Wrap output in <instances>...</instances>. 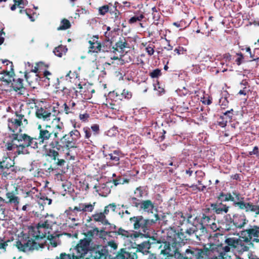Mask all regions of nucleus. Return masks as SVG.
Here are the masks:
<instances>
[{"label": "nucleus", "instance_id": "nucleus-26", "mask_svg": "<svg viewBox=\"0 0 259 259\" xmlns=\"http://www.w3.org/2000/svg\"><path fill=\"white\" fill-rule=\"evenodd\" d=\"M137 258L136 252L126 251L125 249L122 248L114 259H137Z\"/></svg>", "mask_w": 259, "mask_h": 259}, {"label": "nucleus", "instance_id": "nucleus-38", "mask_svg": "<svg viewBox=\"0 0 259 259\" xmlns=\"http://www.w3.org/2000/svg\"><path fill=\"white\" fill-rule=\"evenodd\" d=\"M71 25L70 21L66 19L63 18L61 20L60 22V26L57 28V30H65L67 29H69L71 27Z\"/></svg>", "mask_w": 259, "mask_h": 259}, {"label": "nucleus", "instance_id": "nucleus-3", "mask_svg": "<svg viewBox=\"0 0 259 259\" xmlns=\"http://www.w3.org/2000/svg\"><path fill=\"white\" fill-rule=\"evenodd\" d=\"M245 198L237 191H233L232 193H224L221 192L217 197V199L220 201V203H211V208L217 214H222L223 212L227 213L229 207L226 204H223V202L231 201L234 206L238 207L239 209L244 210L246 213L254 214L255 217L259 214V205L254 204L250 201H246Z\"/></svg>", "mask_w": 259, "mask_h": 259}, {"label": "nucleus", "instance_id": "nucleus-6", "mask_svg": "<svg viewBox=\"0 0 259 259\" xmlns=\"http://www.w3.org/2000/svg\"><path fill=\"white\" fill-rule=\"evenodd\" d=\"M35 99H32L29 101V104L33 103L34 104V107L36 108L35 115L37 118L43 120H50V117L52 113L54 112L53 116H55L56 114H58L60 112L59 110H56V107L50 105H47L39 107L37 105Z\"/></svg>", "mask_w": 259, "mask_h": 259}, {"label": "nucleus", "instance_id": "nucleus-44", "mask_svg": "<svg viewBox=\"0 0 259 259\" xmlns=\"http://www.w3.org/2000/svg\"><path fill=\"white\" fill-rule=\"evenodd\" d=\"M49 66V64H46L42 62H39L36 64V66H35L34 68L31 70V72L37 73L39 69L48 68Z\"/></svg>", "mask_w": 259, "mask_h": 259}, {"label": "nucleus", "instance_id": "nucleus-24", "mask_svg": "<svg viewBox=\"0 0 259 259\" xmlns=\"http://www.w3.org/2000/svg\"><path fill=\"white\" fill-rule=\"evenodd\" d=\"M95 204L96 202H94L93 204L80 203L79 204L78 206H75L73 208L69 207V209L73 212L77 211H82L83 212H91L94 209Z\"/></svg>", "mask_w": 259, "mask_h": 259}, {"label": "nucleus", "instance_id": "nucleus-17", "mask_svg": "<svg viewBox=\"0 0 259 259\" xmlns=\"http://www.w3.org/2000/svg\"><path fill=\"white\" fill-rule=\"evenodd\" d=\"M170 231H172L175 232L177 234H178L180 235V234H184V236H187L186 239L183 240V243L182 245H184L185 244V241H187L189 239V237L193 235V234L195 233L196 232H197V230L196 229V228L192 227L190 228L189 229H187L185 231H184L183 229H180V230L178 231H177L176 230L173 229L172 228H170L169 230H168L167 233V236H166V240L164 241V249L165 248H166L167 246H169V247L171 246V243H169V233Z\"/></svg>", "mask_w": 259, "mask_h": 259}, {"label": "nucleus", "instance_id": "nucleus-7", "mask_svg": "<svg viewBox=\"0 0 259 259\" xmlns=\"http://www.w3.org/2000/svg\"><path fill=\"white\" fill-rule=\"evenodd\" d=\"M20 133L12 134L10 136L13 141H16L17 143L15 153L17 155L28 154L29 151L27 149V134Z\"/></svg>", "mask_w": 259, "mask_h": 259}, {"label": "nucleus", "instance_id": "nucleus-27", "mask_svg": "<svg viewBox=\"0 0 259 259\" xmlns=\"http://www.w3.org/2000/svg\"><path fill=\"white\" fill-rule=\"evenodd\" d=\"M157 207L154 202L149 199L142 201L140 205L141 209L150 213H153V209H157Z\"/></svg>", "mask_w": 259, "mask_h": 259}, {"label": "nucleus", "instance_id": "nucleus-60", "mask_svg": "<svg viewBox=\"0 0 259 259\" xmlns=\"http://www.w3.org/2000/svg\"><path fill=\"white\" fill-rule=\"evenodd\" d=\"M220 104L222 108L225 109L228 106L229 101L226 97H222L220 100Z\"/></svg>", "mask_w": 259, "mask_h": 259}, {"label": "nucleus", "instance_id": "nucleus-16", "mask_svg": "<svg viewBox=\"0 0 259 259\" xmlns=\"http://www.w3.org/2000/svg\"><path fill=\"white\" fill-rule=\"evenodd\" d=\"M51 228V226L48 220H46L44 222H39L37 224L36 231H34L33 237L36 240L46 238L47 235L50 233L48 230Z\"/></svg>", "mask_w": 259, "mask_h": 259}, {"label": "nucleus", "instance_id": "nucleus-9", "mask_svg": "<svg viewBox=\"0 0 259 259\" xmlns=\"http://www.w3.org/2000/svg\"><path fill=\"white\" fill-rule=\"evenodd\" d=\"M37 130L38 131V136L37 139L39 141V145L47 142L52 135L54 137L55 132L58 131L53 130L52 127L48 124L38 125Z\"/></svg>", "mask_w": 259, "mask_h": 259}, {"label": "nucleus", "instance_id": "nucleus-18", "mask_svg": "<svg viewBox=\"0 0 259 259\" xmlns=\"http://www.w3.org/2000/svg\"><path fill=\"white\" fill-rule=\"evenodd\" d=\"M109 96L113 98L115 101H121L123 99L129 100L133 96L132 93L128 89H123L122 91L116 90L109 93Z\"/></svg>", "mask_w": 259, "mask_h": 259}, {"label": "nucleus", "instance_id": "nucleus-28", "mask_svg": "<svg viewBox=\"0 0 259 259\" xmlns=\"http://www.w3.org/2000/svg\"><path fill=\"white\" fill-rule=\"evenodd\" d=\"M114 8V11H110L111 15H113L111 19L113 20V27H114V29H118L121 24V13L117 10L116 6Z\"/></svg>", "mask_w": 259, "mask_h": 259}, {"label": "nucleus", "instance_id": "nucleus-31", "mask_svg": "<svg viewBox=\"0 0 259 259\" xmlns=\"http://www.w3.org/2000/svg\"><path fill=\"white\" fill-rule=\"evenodd\" d=\"M3 64L6 63L7 66H9V69H2L3 66H0V74H4V75H7L10 77H13L14 74V69H13V64L12 62H10L8 60H5L3 62Z\"/></svg>", "mask_w": 259, "mask_h": 259}, {"label": "nucleus", "instance_id": "nucleus-51", "mask_svg": "<svg viewBox=\"0 0 259 259\" xmlns=\"http://www.w3.org/2000/svg\"><path fill=\"white\" fill-rule=\"evenodd\" d=\"M134 194L138 198H141L143 196L144 194V189L143 187L142 186H139L134 191Z\"/></svg>", "mask_w": 259, "mask_h": 259}, {"label": "nucleus", "instance_id": "nucleus-54", "mask_svg": "<svg viewBox=\"0 0 259 259\" xmlns=\"http://www.w3.org/2000/svg\"><path fill=\"white\" fill-rule=\"evenodd\" d=\"M228 122L226 117L224 115L221 116L218 121V125L222 127L226 126Z\"/></svg>", "mask_w": 259, "mask_h": 259}, {"label": "nucleus", "instance_id": "nucleus-29", "mask_svg": "<svg viewBox=\"0 0 259 259\" xmlns=\"http://www.w3.org/2000/svg\"><path fill=\"white\" fill-rule=\"evenodd\" d=\"M11 86L15 91L19 92L21 95L23 94V92L25 90L23 85V79L22 78H13Z\"/></svg>", "mask_w": 259, "mask_h": 259}, {"label": "nucleus", "instance_id": "nucleus-48", "mask_svg": "<svg viewBox=\"0 0 259 259\" xmlns=\"http://www.w3.org/2000/svg\"><path fill=\"white\" fill-rule=\"evenodd\" d=\"M47 239L50 241V243L53 247H56L57 246V243L55 239L56 237H59L58 235L54 236L53 234H48L47 235Z\"/></svg>", "mask_w": 259, "mask_h": 259}, {"label": "nucleus", "instance_id": "nucleus-10", "mask_svg": "<svg viewBox=\"0 0 259 259\" xmlns=\"http://www.w3.org/2000/svg\"><path fill=\"white\" fill-rule=\"evenodd\" d=\"M205 250L208 251L207 258L211 257L212 259H221L227 253L225 251L223 244L222 243L218 244L210 243L208 248L205 246Z\"/></svg>", "mask_w": 259, "mask_h": 259}, {"label": "nucleus", "instance_id": "nucleus-2", "mask_svg": "<svg viewBox=\"0 0 259 259\" xmlns=\"http://www.w3.org/2000/svg\"><path fill=\"white\" fill-rule=\"evenodd\" d=\"M55 128L58 131H56L54 133V138L49 144L50 148L46 150V156L55 161L59 156V151L65 150L70 151L71 149L76 148L77 142L81 137L80 132L77 130L73 129L68 134L59 138V132H61L63 128L62 122L58 123L56 125Z\"/></svg>", "mask_w": 259, "mask_h": 259}, {"label": "nucleus", "instance_id": "nucleus-57", "mask_svg": "<svg viewBox=\"0 0 259 259\" xmlns=\"http://www.w3.org/2000/svg\"><path fill=\"white\" fill-rule=\"evenodd\" d=\"M17 143L16 141H13V139H11L10 142H8L6 144V148L9 151H11L15 148H16Z\"/></svg>", "mask_w": 259, "mask_h": 259}, {"label": "nucleus", "instance_id": "nucleus-41", "mask_svg": "<svg viewBox=\"0 0 259 259\" xmlns=\"http://www.w3.org/2000/svg\"><path fill=\"white\" fill-rule=\"evenodd\" d=\"M99 232V230L98 228H95L93 230H89L84 234L86 237L85 239H90V241L91 242L95 234L98 235Z\"/></svg>", "mask_w": 259, "mask_h": 259}, {"label": "nucleus", "instance_id": "nucleus-55", "mask_svg": "<svg viewBox=\"0 0 259 259\" xmlns=\"http://www.w3.org/2000/svg\"><path fill=\"white\" fill-rule=\"evenodd\" d=\"M60 259H79L78 257L74 254H66L62 253L60 255Z\"/></svg>", "mask_w": 259, "mask_h": 259}, {"label": "nucleus", "instance_id": "nucleus-11", "mask_svg": "<svg viewBox=\"0 0 259 259\" xmlns=\"http://www.w3.org/2000/svg\"><path fill=\"white\" fill-rule=\"evenodd\" d=\"M16 246L19 250L25 252L27 250L38 249L39 248H43L44 244L42 243H37L34 240L28 238L27 241H17Z\"/></svg>", "mask_w": 259, "mask_h": 259}, {"label": "nucleus", "instance_id": "nucleus-42", "mask_svg": "<svg viewBox=\"0 0 259 259\" xmlns=\"http://www.w3.org/2000/svg\"><path fill=\"white\" fill-rule=\"evenodd\" d=\"M92 259H106V255L103 251H96L91 255Z\"/></svg>", "mask_w": 259, "mask_h": 259}, {"label": "nucleus", "instance_id": "nucleus-35", "mask_svg": "<svg viewBox=\"0 0 259 259\" xmlns=\"http://www.w3.org/2000/svg\"><path fill=\"white\" fill-rule=\"evenodd\" d=\"M37 141L38 140L36 137H31L27 135V149L29 147L34 149H37L38 145H39V141L38 142Z\"/></svg>", "mask_w": 259, "mask_h": 259}, {"label": "nucleus", "instance_id": "nucleus-34", "mask_svg": "<svg viewBox=\"0 0 259 259\" xmlns=\"http://www.w3.org/2000/svg\"><path fill=\"white\" fill-rule=\"evenodd\" d=\"M14 4L10 6L11 11H15L17 8H22L28 5L27 0H13Z\"/></svg>", "mask_w": 259, "mask_h": 259}, {"label": "nucleus", "instance_id": "nucleus-13", "mask_svg": "<svg viewBox=\"0 0 259 259\" xmlns=\"http://www.w3.org/2000/svg\"><path fill=\"white\" fill-rule=\"evenodd\" d=\"M84 139L87 140L88 144H92L96 140L100 133V126L98 124L91 125V127L85 126L83 128Z\"/></svg>", "mask_w": 259, "mask_h": 259}, {"label": "nucleus", "instance_id": "nucleus-46", "mask_svg": "<svg viewBox=\"0 0 259 259\" xmlns=\"http://www.w3.org/2000/svg\"><path fill=\"white\" fill-rule=\"evenodd\" d=\"M52 199L48 198L45 195H42L38 200V203L41 205H44L46 204L50 205L52 203Z\"/></svg>", "mask_w": 259, "mask_h": 259}, {"label": "nucleus", "instance_id": "nucleus-64", "mask_svg": "<svg viewBox=\"0 0 259 259\" xmlns=\"http://www.w3.org/2000/svg\"><path fill=\"white\" fill-rule=\"evenodd\" d=\"M253 60L258 61L259 60V48H255L253 51Z\"/></svg>", "mask_w": 259, "mask_h": 259}, {"label": "nucleus", "instance_id": "nucleus-63", "mask_svg": "<svg viewBox=\"0 0 259 259\" xmlns=\"http://www.w3.org/2000/svg\"><path fill=\"white\" fill-rule=\"evenodd\" d=\"M187 50H185L183 47L179 46L174 50V52L178 55H183L186 53Z\"/></svg>", "mask_w": 259, "mask_h": 259}, {"label": "nucleus", "instance_id": "nucleus-8", "mask_svg": "<svg viewBox=\"0 0 259 259\" xmlns=\"http://www.w3.org/2000/svg\"><path fill=\"white\" fill-rule=\"evenodd\" d=\"M164 242H162L160 239H157L154 237H150L148 241H144L140 244L138 245L136 251L140 252L143 253L145 252H148V249L151 247H157L161 249L160 253L162 250L164 249Z\"/></svg>", "mask_w": 259, "mask_h": 259}, {"label": "nucleus", "instance_id": "nucleus-43", "mask_svg": "<svg viewBox=\"0 0 259 259\" xmlns=\"http://www.w3.org/2000/svg\"><path fill=\"white\" fill-rule=\"evenodd\" d=\"M4 201V198L0 196V220H4L7 216L6 207L3 205Z\"/></svg>", "mask_w": 259, "mask_h": 259}, {"label": "nucleus", "instance_id": "nucleus-47", "mask_svg": "<svg viewBox=\"0 0 259 259\" xmlns=\"http://www.w3.org/2000/svg\"><path fill=\"white\" fill-rule=\"evenodd\" d=\"M92 218L95 222H103L105 220L106 216L104 213H96L92 215Z\"/></svg>", "mask_w": 259, "mask_h": 259}, {"label": "nucleus", "instance_id": "nucleus-33", "mask_svg": "<svg viewBox=\"0 0 259 259\" xmlns=\"http://www.w3.org/2000/svg\"><path fill=\"white\" fill-rule=\"evenodd\" d=\"M2 169H10L11 167H13L15 164V162L8 155L4 156L2 160H1Z\"/></svg>", "mask_w": 259, "mask_h": 259}, {"label": "nucleus", "instance_id": "nucleus-21", "mask_svg": "<svg viewBox=\"0 0 259 259\" xmlns=\"http://www.w3.org/2000/svg\"><path fill=\"white\" fill-rule=\"evenodd\" d=\"M104 157H109V159L112 161L113 165H118L119 164L120 158L122 157V153L119 150H115L109 153L107 149L103 151Z\"/></svg>", "mask_w": 259, "mask_h": 259}, {"label": "nucleus", "instance_id": "nucleus-12", "mask_svg": "<svg viewBox=\"0 0 259 259\" xmlns=\"http://www.w3.org/2000/svg\"><path fill=\"white\" fill-rule=\"evenodd\" d=\"M240 234V237L245 242L248 243L251 241L259 242V227L257 226L242 231Z\"/></svg>", "mask_w": 259, "mask_h": 259}, {"label": "nucleus", "instance_id": "nucleus-45", "mask_svg": "<svg viewBox=\"0 0 259 259\" xmlns=\"http://www.w3.org/2000/svg\"><path fill=\"white\" fill-rule=\"evenodd\" d=\"M115 235H121L125 238H129L131 236L130 233L121 228L118 229V231L114 232Z\"/></svg>", "mask_w": 259, "mask_h": 259}, {"label": "nucleus", "instance_id": "nucleus-50", "mask_svg": "<svg viewBox=\"0 0 259 259\" xmlns=\"http://www.w3.org/2000/svg\"><path fill=\"white\" fill-rule=\"evenodd\" d=\"M162 75L161 71L158 68L153 70L149 73V76L152 78H158Z\"/></svg>", "mask_w": 259, "mask_h": 259}, {"label": "nucleus", "instance_id": "nucleus-59", "mask_svg": "<svg viewBox=\"0 0 259 259\" xmlns=\"http://www.w3.org/2000/svg\"><path fill=\"white\" fill-rule=\"evenodd\" d=\"M109 11V7L108 5H104L99 8V13L101 15H105Z\"/></svg>", "mask_w": 259, "mask_h": 259}, {"label": "nucleus", "instance_id": "nucleus-22", "mask_svg": "<svg viewBox=\"0 0 259 259\" xmlns=\"http://www.w3.org/2000/svg\"><path fill=\"white\" fill-rule=\"evenodd\" d=\"M211 211L210 208H206L203 209L199 222L200 225L208 226L211 223V222L215 220L214 218L211 214Z\"/></svg>", "mask_w": 259, "mask_h": 259}, {"label": "nucleus", "instance_id": "nucleus-40", "mask_svg": "<svg viewBox=\"0 0 259 259\" xmlns=\"http://www.w3.org/2000/svg\"><path fill=\"white\" fill-rule=\"evenodd\" d=\"M112 41L107 40L101 44V52H108L109 51L112 52Z\"/></svg>", "mask_w": 259, "mask_h": 259}, {"label": "nucleus", "instance_id": "nucleus-15", "mask_svg": "<svg viewBox=\"0 0 259 259\" xmlns=\"http://www.w3.org/2000/svg\"><path fill=\"white\" fill-rule=\"evenodd\" d=\"M17 190L15 191H7L6 193V199L4 198L3 205L5 207L6 204L12 205L17 210H19V205L20 199L17 196Z\"/></svg>", "mask_w": 259, "mask_h": 259}, {"label": "nucleus", "instance_id": "nucleus-37", "mask_svg": "<svg viewBox=\"0 0 259 259\" xmlns=\"http://www.w3.org/2000/svg\"><path fill=\"white\" fill-rule=\"evenodd\" d=\"M67 50L66 46L60 45L54 49L53 52L56 56L62 57L63 55H65Z\"/></svg>", "mask_w": 259, "mask_h": 259}, {"label": "nucleus", "instance_id": "nucleus-32", "mask_svg": "<svg viewBox=\"0 0 259 259\" xmlns=\"http://www.w3.org/2000/svg\"><path fill=\"white\" fill-rule=\"evenodd\" d=\"M144 17V13L140 11H138L137 12L135 13V15L131 17L128 22L130 24H136L141 22ZM140 24L141 26H142V23H140Z\"/></svg>", "mask_w": 259, "mask_h": 259}, {"label": "nucleus", "instance_id": "nucleus-1", "mask_svg": "<svg viewBox=\"0 0 259 259\" xmlns=\"http://www.w3.org/2000/svg\"><path fill=\"white\" fill-rule=\"evenodd\" d=\"M169 235L168 242L171 243V246H167L162 250V254L178 259H207V251L205 250V246L200 248L189 246L185 254H182L179 249L182 245L183 240L186 239L187 236L183 234L179 235L172 231H170Z\"/></svg>", "mask_w": 259, "mask_h": 259}, {"label": "nucleus", "instance_id": "nucleus-20", "mask_svg": "<svg viewBox=\"0 0 259 259\" xmlns=\"http://www.w3.org/2000/svg\"><path fill=\"white\" fill-rule=\"evenodd\" d=\"M125 48H130L129 44L126 38L124 37H119V40L115 43L114 46L112 47V52L117 54V52L119 53V56H121L124 52Z\"/></svg>", "mask_w": 259, "mask_h": 259}, {"label": "nucleus", "instance_id": "nucleus-49", "mask_svg": "<svg viewBox=\"0 0 259 259\" xmlns=\"http://www.w3.org/2000/svg\"><path fill=\"white\" fill-rule=\"evenodd\" d=\"M63 93L64 94H67V95L71 96V94H75L76 96H77L78 91L75 90L74 88H71L70 89H68L66 87H64L62 90Z\"/></svg>", "mask_w": 259, "mask_h": 259}, {"label": "nucleus", "instance_id": "nucleus-30", "mask_svg": "<svg viewBox=\"0 0 259 259\" xmlns=\"http://www.w3.org/2000/svg\"><path fill=\"white\" fill-rule=\"evenodd\" d=\"M232 221L235 226V228L239 229L243 228L248 222L245 215H234V219H232Z\"/></svg>", "mask_w": 259, "mask_h": 259}, {"label": "nucleus", "instance_id": "nucleus-14", "mask_svg": "<svg viewBox=\"0 0 259 259\" xmlns=\"http://www.w3.org/2000/svg\"><path fill=\"white\" fill-rule=\"evenodd\" d=\"M243 241L240 239L234 237L227 238L225 240V243L226 245H223L224 249L225 251L228 253L230 251L231 249H234L241 246L242 247L241 249L243 251H246L248 250L249 248L248 246L244 245Z\"/></svg>", "mask_w": 259, "mask_h": 259}, {"label": "nucleus", "instance_id": "nucleus-52", "mask_svg": "<svg viewBox=\"0 0 259 259\" xmlns=\"http://www.w3.org/2000/svg\"><path fill=\"white\" fill-rule=\"evenodd\" d=\"M129 201L133 206L138 208L140 207L141 202L137 197H131L129 198Z\"/></svg>", "mask_w": 259, "mask_h": 259}, {"label": "nucleus", "instance_id": "nucleus-58", "mask_svg": "<svg viewBox=\"0 0 259 259\" xmlns=\"http://www.w3.org/2000/svg\"><path fill=\"white\" fill-rule=\"evenodd\" d=\"M235 229V226L233 224V223L232 221V219H230V221L228 222L225 225V230L227 231H230L231 230H234Z\"/></svg>", "mask_w": 259, "mask_h": 259}, {"label": "nucleus", "instance_id": "nucleus-39", "mask_svg": "<svg viewBox=\"0 0 259 259\" xmlns=\"http://www.w3.org/2000/svg\"><path fill=\"white\" fill-rule=\"evenodd\" d=\"M114 186H117L118 185H123L125 183H128L130 180L123 178L121 176H118L115 179H113L112 181Z\"/></svg>", "mask_w": 259, "mask_h": 259}, {"label": "nucleus", "instance_id": "nucleus-53", "mask_svg": "<svg viewBox=\"0 0 259 259\" xmlns=\"http://www.w3.org/2000/svg\"><path fill=\"white\" fill-rule=\"evenodd\" d=\"M154 49L155 46L153 45V44L150 43L146 47L145 50L148 55L151 56L154 53Z\"/></svg>", "mask_w": 259, "mask_h": 259}, {"label": "nucleus", "instance_id": "nucleus-36", "mask_svg": "<svg viewBox=\"0 0 259 259\" xmlns=\"http://www.w3.org/2000/svg\"><path fill=\"white\" fill-rule=\"evenodd\" d=\"M240 85L242 89L238 92L239 95L245 96L250 92V90L248 89L249 88V85L246 79L242 80L240 83Z\"/></svg>", "mask_w": 259, "mask_h": 259}, {"label": "nucleus", "instance_id": "nucleus-19", "mask_svg": "<svg viewBox=\"0 0 259 259\" xmlns=\"http://www.w3.org/2000/svg\"><path fill=\"white\" fill-rule=\"evenodd\" d=\"M192 217L191 213H187L185 215L182 211L176 212L173 217L174 224L176 226L180 227L185 223H190Z\"/></svg>", "mask_w": 259, "mask_h": 259}, {"label": "nucleus", "instance_id": "nucleus-56", "mask_svg": "<svg viewBox=\"0 0 259 259\" xmlns=\"http://www.w3.org/2000/svg\"><path fill=\"white\" fill-rule=\"evenodd\" d=\"M233 112L234 110L232 109H231V110H228L226 111L225 113H224L223 115L226 117L227 120L228 121L231 122L232 121V117L234 115Z\"/></svg>", "mask_w": 259, "mask_h": 259}, {"label": "nucleus", "instance_id": "nucleus-23", "mask_svg": "<svg viewBox=\"0 0 259 259\" xmlns=\"http://www.w3.org/2000/svg\"><path fill=\"white\" fill-rule=\"evenodd\" d=\"M91 241L90 239H81L76 246L77 251L80 254L79 256L82 257L86 254L89 250Z\"/></svg>", "mask_w": 259, "mask_h": 259}, {"label": "nucleus", "instance_id": "nucleus-62", "mask_svg": "<svg viewBox=\"0 0 259 259\" xmlns=\"http://www.w3.org/2000/svg\"><path fill=\"white\" fill-rule=\"evenodd\" d=\"M31 11H32L30 9H29L28 13H27V14H26V15L28 17L31 21L34 22L36 19L37 15L35 12H33L32 13H31Z\"/></svg>", "mask_w": 259, "mask_h": 259}, {"label": "nucleus", "instance_id": "nucleus-4", "mask_svg": "<svg viewBox=\"0 0 259 259\" xmlns=\"http://www.w3.org/2000/svg\"><path fill=\"white\" fill-rule=\"evenodd\" d=\"M154 218V219H146L142 215L134 216L130 218V222L134 230L146 233L159 219L158 214H155Z\"/></svg>", "mask_w": 259, "mask_h": 259}, {"label": "nucleus", "instance_id": "nucleus-5", "mask_svg": "<svg viewBox=\"0 0 259 259\" xmlns=\"http://www.w3.org/2000/svg\"><path fill=\"white\" fill-rule=\"evenodd\" d=\"M28 123V120L25 115L18 111H15L14 116L8 119V128L13 134L21 133V127H24Z\"/></svg>", "mask_w": 259, "mask_h": 259}, {"label": "nucleus", "instance_id": "nucleus-61", "mask_svg": "<svg viewBox=\"0 0 259 259\" xmlns=\"http://www.w3.org/2000/svg\"><path fill=\"white\" fill-rule=\"evenodd\" d=\"M69 107L70 106L69 105H67V103H64L62 106V108H63V110H61V112H64L66 114L73 113V111L70 110L71 109Z\"/></svg>", "mask_w": 259, "mask_h": 259}, {"label": "nucleus", "instance_id": "nucleus-25", "mask_svg": "<svg viewBox=\"0 0 259 259\" xmlns=\"http://www.w3.org/2000/svg\"><path fill=\"white\" fill-rule=\"evenodd\" d=\"M99 38L98 35H94L92 38V40H90L89 43V52L91 53H98L101 52V42L97 39Z\"/></svg>", "mask_w": 259, "mask_h": 259}]
</instances>
